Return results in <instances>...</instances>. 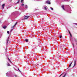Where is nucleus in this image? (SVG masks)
Listing matches in <instances>:
<instances>
[{"label":"nucleus","instance_id":"f257e3e1","mask_svg":"<svg viewBox=\"0 0 77 77\" xmlns=\"http://www.w3.org/2000/svg\"><path fill=\"white\" fill-rule=\"evenodd\" d=\"M6 75L8 77H14V76L13 75H11L10 74V72H8L6 73Z\"/></svg>","mask_w":77,"mask_h":77},{"label":"nucleus","instance_id":"f03ea898","mask_svg":"<svg viewBox=\"0 0 77 77\" xmlns=\"http://www.w3.org/2000/svg\"><path fill=\"white\" fill-rule=\"evenodd\" d=\"M30 16H26L24 17V19H23V20H27V18H28Z\"/></svg>","mask_w":77,"mask_h":77},{"label":"nucleus","instance_id":"7ed1b4c3","mask_svg":"<svg viewBox=\"0 0 77 77\" xmlns=\"http://www.w3.org/2000/svg\"><path fill=\"white\" fill-rule=\"evenodd\" d=\"M46 3H47V4H48V5H50V4H51L50 2L49 1H46Z\"/></svg>","mask_w":77,"mask_h":77},{"label":"nucleus","instance_id":"20e7f679","mask_svg":"<svg viewBox=\"0 0 77 77\" xmlns=\"http://www.w3.org/2000/svg\"><path fill=\"white\" fill-rule=\"evenodd\" d=\"M76 65V62L75 61V60L74 61V64L73 66V68L74 67V66H75Z\"/></svg>","mask_w":77,"mask_h":77},{"label":"nucleus","instance_id":"39448f33","mask_svg":"<svg viewBox=\"0 0 77 77\" xmlns=\"http://www.w3.org/2000/svg\"><path fill=\"white\" fill-rule=\"evenodd\" d=\"M25 8H26V9H27L28 8V6H27V5H25Z\"/></svg>","mask_w":77,"mask_h":77},{"label":"nucleus","instance_id":"423d86ee","mask_svg":"<svg viewBox=\"0 0 77 77\" xmlns=\"http://www.w3.org/2000/svg\"><path fill=\"white\" fill-rule=\"evenodd\" d=\"M72 62H71L70 63V64L69 65V67H71V65L72 64Z\"/></svg>","mask_w":77,"mask_h":77},{"label":"nucleus","instance_id":"0eeeda50","mask_svg":"<svg viewBox=\"0 0 77 77\" xmlns=\"http://www.w3.org/2000/svg\"><path fill=\"white\" fill-rule=\"evenodd\" d=\"M5 4H3V5H2V8L3 9H4V8H5Z\"/></svg>","mask_w":77,"mask_h":77},{"label":"nucleus","instance_id":"6e6552de","mask_svg":"<svg viewBox=\"0 0 77 77\" xmlns=\"http://www.w3.org/2000/svg\"><path fill=\"white\" fill-rule=\"evenodd\" d=\"M62 8L64 10V11H65V8H64V6L62 5Z\"/></svg>","mask_w":77,"mask_h":77},{"label":"nucleus","instance_id":"1a4fd4ad","mask_svg":"<svg viewBox=\"0 0 77 77\" xmlns=\"http://www.w3.org/2000/svg\"><path fill=\"white\" fill-rule=\"evenodd\" d=\"M8 60H9V61L10 62V63H11L12 62L11 61V60L9 59V58H8Z\"/></svg>","mask_w":77,"mask_h":77},{"label":"nucleus","instance_id":"9d476101","mask_svg":"<svg viewBox=\"0 0 77 77\" xmlns=\"http://www.w3.org/2000/svg\"><path fill=\"white\" fill-rule=\"evenodd\" d=\"M3 29H6V26H4L3 27Z\"/></svg>","mask_w":77,"mask_h":77},{"label":"nucleus","instance_id":"9b49d317","mask_svg":"<svg viewBox=\"0 0 77 77\" xmlns=\"http://www.w3.org/2000/svg\"><path fill=\"white\" fill-rule=\"evenodd\" d=\"M18 23V22H17L16 23H15L14 26H16V25H17V23Z\"/></svg>","mask_w":77,"mask_h":77},{"label":"nucleus","instance_id":"f8f14e48","mask_svg":"<svg viewBox=\"0 0 77 77\" xmlns=\"http://www.w3.org/2000/svg\"><path fill=\"white\" fill-rule=\"evenodd\" d=\"M7 66H10V64L9 63H8L7 64Z\"/></svg>","mask_w":77,"mask_h":77},{"label":"nucleus","instance_id":"ddd939ff","mask_svg":"<svg viewBox=\"0 0 77 77\" xmlns=\"http://www.w3.org/2000/svg\"><path fill=\"white\" fill-rule=\"evenodd\" d=\"M8 39H9V37L8 38V40H7V44H8Z\"/></svg>","mask_w":77,"mask_h":77},{"label":"nucleus","instance_id":"4468645a","mask_svg":"<svg viewBox=\"0 0 77 77\" xmlns=\"http://www.w3.org/2000/svg\"><path fill=\"white\" fill-rule=\"evenodd\" d=\"M44 8L45 10H47V7H45Z\"/></svg>","mask_w":77,"mask_h":77},{"label":"nucleus","instance_id":"2eb2a0df","mask_svg":"<svg viewBox=\"0 0 77 77\" xmlns=\"http://www.w3.org/2000/svg\"><path fill=\"white\" fill-rule=\"evenodd\" d=\"M70 37L71 38H72V35H71V34H70Z\"/></svg>","mask_w":77,"mask_h":77},{"label":"nucleus","instance_id":"dca6fc26","mask_svg":"<svg viewBox=\"0 0 77 77\" xmlns=\"http://www.w3.org/2000/svg\"><path fill=\"white\" fill-rule=\"evenodd\" d=\"M20 0H18V2H17V3H19V2H20Z\"/></svg>","mask_w":77,"mask_h":77},{"label":"nucleus","instance_id":"f3484780","mask_svg":"<svg viewBox=\"0 0 77 77\" xmlns=\"http://www.w3.org/2000/svg\"><path fill=\"white\" fill-rule=\"evenodd\" d=\"M22 6H24V4L23 3L21 5Z\"/></svg>","mask_w":77,"mask_h":77},{"label":"nucleus","instance_id":"a211bd4d","mask_svg":"<svg viewBox=\"0 0 77 77\" xmlns=\"http://www.w3.org/2000/svg\"><path fill=\"white\" fill-rule=\"evenodd\" d=\"M14 77H18V76H17V75H14Z\"/></svg>","mask_w":77,"mask_h":77},{"label":"nucleus","instance_id":"6ab92c4d","mask_svg":"<svg viewBox=\"0 0 77 77\" xmlns=\"http://www.w3.org/2000/svg\"><path fill=\"white\" fill-rule=\"evenodd\" d=\"M25 41H26V42H28V40L27 39H25Z\"/></svg>","mask_w":77,"mask_h":77},{"label":"nucleus","instance_id":"aec40b11","mask_svg":"<svg viewBox=\"0 0 77 77\" xmlns=\"http://www.w3.org/2000/svg\"><path fill=\"white\" fill-rule=\"evenodd\" d=\"M60 47H63V45H60Z\"/></svg>","mask_w":77,"mask_h":77},{"label":"nucleus","instance_id":"412c9836","mask_svg":"<svg viewBox=\"0 0 77 77\" xmlns=\"http://www.w3.org/2000/svg\"><path fill=\"white\" fill-rule=\"evenodd\" d=\"M7 33L9 34V31H8L7 32Z\"/></svg>","mask_w":77,"mask_h":77},{"label":"nucleus","instance_id":"4be33fe9","mask_svg":"<svg viewBox=\"0 0 77 77\" xmlns=\"http://www.w3.org/2000/svg\"><path fill=\"white\" fill-rule=\"evenodd\" d=\"M51 10H53V8H51Z\"/></svg>","mask_w":77,"mask_h":77},{"label":"nucleus","instance_id":"5701e85b","mask_svg":"<svg viewBox=\"0 0 77 77\" xmlns=\"http://www.w3.org/2000/svg\"><path fill=\"white\" fill-rule=\"evenodd\" d=\"M21 3H23V0H21Z\"/></svg>","mask_w":77,"mask_h":77},{"label":"nucleus","instance_id":"b1692460","mask_svg":"<svg viewBox=\"0 0 77 77\" xmlns=\"http://www.w3.org/2000/svg\"><path fill=\"white\" fill-rule=\"evenodd\" d=\"M69 34H70H70H71V32H69Z\"/></svg>","mask_w":77,"mask_h":77},{"label":"nucleus","instance_id":"393cba45","mask_svg":"<svg viewBox=\"0 0 77 77\" xmlns=\"http://www.w3.org/2000/svg\"><path fill=\"white\" fill-rule=\"evenodd\" d=\"M18 71H20V72H21V71H20V69H18Z\"/></svg>","mask_w":77,"mask_h":77},{"label":"nucleus","instance_id":"a878e982","mask_svg":"<svg viewBox=\"0 0 77 77\" xmlns=\"http://www.w3.org/2000/svg\"><path fill=\"white\" fill-rule=\"evenodd\" d=\"M62 35H60V38H62Z\"/></svg>","mask_w":77,"mask_h":77},{"label":"nucleus","instance_id":"bb28decb","mask_svg":"<svg viewBox=\"0 0 77 77\" xmlns=\"http://www.w3.org/2000/svg\"><path fill=\"white\" fill-rule=\"evenodd\" d=\"M65 2H67L68 1V0H65Z\"/></svg>","mask_w":77,"mask_h":77},{"label":"nucleus","instance_id":"cd10ccee","mask_svg":"<svg viewBox=\"0 0 77 77\" xmlns=\"http://www.w3.org/2000/svg\"><path fill=\"white\" fill-rule=\"evenodd\" d=\"M14 27H15V26H13L12 27L13 28H14Z\"/></svg>","mask_w":77,"mask_h":77},{"label":"nucleus","instance_id":"c85d7f7f","mask_svg":"<svg viewBox=\"0 0 77 77\" xmlns=\"http://www.w3.org/2000/svg\"><path fill=\"white\" fill-rule=\"evenodd\" d=\"M12 29H11V32H12Z\"/></svg>","mask_w":77,"mask_h":77},{"label":"nucleus","instance_id":"c756f323","mask_svg":"<svg viewBox=\"0 0 77 77\" xmlns=\"http://www.w3.org/2000/svg\"><path fill=\"white\" fill-rule=\"evenodd\" d=\"M70 40H71V41H72V39L71 38Z\"/></svg>","mask_w":77,"mask_h":77},{"label":"nucleus","instance_id":"7c9ffc66","mask_svg":"<svg viewBox=\"0 0 77 77\" xmlns=\"http://www.w3.org/2000/svg\"><path fill=\"white\" fill-rule=\"evenodd\" d=\"M72 45H73V47H74V44H72Z\"/></svg>","mask_w":77,"mask_h":77},{"label":"nucleus","instance_id":"2f4dec72","mask_svg":"<svg viewBox=\"0 0 77 77\" xmlns=\"http://www.w3.org/2000/svg\"><path fill=\"white\" fill-rule=\"evenodd\" d=\"M73 39H74V40H75V38H73Z\"/></svg>","mask_w":77,"mask_h":77},{"label":"nucleus","instance_id":"473e14b6","mask_svg":"<svg viewBox=\"0 0 77 77\" xmlns=\"http://www.w3.org/2000/svg\"><path fill=\"white\" fill-rule=\"evenodd\" d=\"M38 1H40V0H38Z\"/></svg>","mask_w":77,"mask_h":77}]
</instances>
